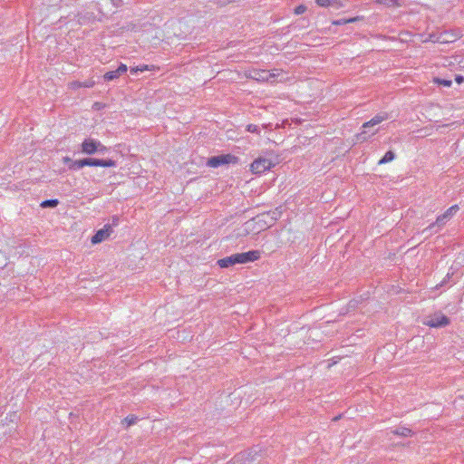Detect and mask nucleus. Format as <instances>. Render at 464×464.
Wrapping results in <instances>:
<instances>
[{"label": "nucleus", "mask_w": 464, "mask_h": 464, "mask_svg": "<svg viewBox=\"0 0 464 464\" xmlns=\"http://www.w3.org/2000/svg\"><path fill=\"white\" fill-rule=\"evenodd\" d=\"M260 258V252L257 250H252L246 253H238L221 258L218 261V264L222 268H227L236 264H246L253 262Z\"/></svg>", "instance_id": "f257e3e1"}, {"label": "nucleus", "mask_w": 464, "mask_h": 464, "mask_svg": "<svg viewBox=\"0 0 464 464\" xmlns=\"http://www.w3.org/2000/svg\"><path fill=\"white\" fill-rule=\"evenodd\" d=\"M281 70L275 69L272 72L253 69L245 72L246 77L257 82H274L281 73Z\"/></svg>", "instance_id": "f03ea898"}, {"label": "nucleus", "mask_w": 464, "mask_h": 464, "mask_svg": "<svg viewBox=\"0 0 464 464\" xmlns=\"http://www.w3.org/2000/svg\"><path fill=\"white\" fill-rule=\"evenodd\" d=\"M450 320L440 311L435 312L428 316H426L423 320V324L432 327V328H440L449 325Z\"/></svg>", "instance_id": "7ed1b4c3"}, {"label": "nucleus", "mask_w": 464, "mask_h": 464, "mask_svg": "<svg viewBox=\"0 0 464 464\" xmlns=\"http://www.w3.org/2000/svg\"><path fill=\"white\" fill-rule=\"evenodd\" d=\"M107 150V148L102 145L99 140L93 139H86L82 143V151L85 154H103Z\"/></svg>", "instance_id": "20e7f679"}, {"label": "nucleus", "mask_w": 464, "mask_h": 464, "mask_svg": "<svg viewBox=\"0 0 464 464\" xmlns=\"http://www.w3.org/2000/svg\"><path fill=\"white\" fill-rule=\"evenodd\" d=\"M238 158L231 155V154H226V155H219L211 157L208 160L207 165L211 168H218L221 165L229 164V163H237Z\"/></svg>", "instance_id": "39448f33"}, {"label": "nucleus", "mask_w": 464, "mask_h": 464, "mask_svg": "<svg viewBox=\"0 0 464 464\" xmlns=\"http://www.w3.org/2000/svg\"><path fill=\"white\" fill-rule=\"evenodd\" d=\"M458 210H459L458 205H454V206L450 207V208L447 209V211L444 214H442L437 218L435 223L430 224L428 227L423 229L422 233H426L427 231L433 228L436 225L439 227L443 226L452 216H454L457 213Z\"/></svg>", "instance_id": "423d86ee"}, {"label": "nucleus", "mask_w": 464, "mask_h": 464, "mask_svg": "<svg viewBox=\"0 0 464 464\" xmlns=\"http://www.w3.org/2000/svg\"><path fill=\"white\" fill-rule=\"evenodd\" d=\"M275 163L266 158H258L253 161L250 166L251 171L255 174H262L265 171L270 169Z\"/></svg>", "instance_id": "0eeeda50"}, {"label": "nucleus", "mask_w": 464, "mask_h": 464, "mask_svg": "<svg viewBox=\"0 0 464 464\" xmlns=\"http://www.w3.org/2000/svg\"><path fill=\"white\" fill-rule=\"evenodd\" d=\"M112 233V228L111 225H105L103 228L98 230L92 237V244H99L105 239H107L110 235Z\"/></svg>", "instance_id": "6e6552de"}, {"label": "nucleus", "mask_w": 464, "mask_h": 464, "mask_svg": "<svg viewBox=\"0 0 464 464\" xmlns=\"http://www.w3.org/2000/svg\"><path fill=\"white\" fill-rule=\"evenodd\" d=\"M85 166L93 167H115L116 162L113 160H99L93 158L84 159Z\"/></svg>", "instance_id": "1a4fd4ad"}, {"label": "nucleus", "mask_w": 464, "mask_h": 464, "mask_svg": "<svg viewBox=\"0 0 464 464\" xmlns=\"http://www.w3.org/2000/svg\"><path fill=\"white\" fill-rule=\"evenodd\" d=\"M253 457L249 453H240L227 464H252Z\"/></svg>", "instance_id": "9d476101"}, {"label": "nucleus", "mask_w": 464, "mask_h": 464, "mask_svg": "<svg viewBox=\"0 0 464 464\" xmlns=\"http://www.w3.org/2000/svg\"><path fill=\"white\" fill-rule=\"evenodd\" d=\"M387 119H388V115L386 113H384V114H377L372 120H370L369 121L364 122L362 124V128L363 129H368L370 127H373V126L382 122L383 121H385Z\"/></svg>", "instance_id": "9b49d317"}, {"label": "nucleus", "mask_w": 464, "mask_h": 464, "mask_svg": "<svg viewBox=\"0 0 464 464\" xmlns=\"http://www.w3.org/2000/svg\"><path fill=\"white\" fill-rule=\"evenodd\" d=\"M95 84V82L93 80H87L85 82H79V81H74V82H72L69 83V88L72 89V90H76L78 88H81V87H84V88H92L93 87Z\"/></svg>", "instance_id": "f8f14e48"}, {"label": "nucleus", "mask_w": 464, "mask_h": 464, "mask_svg": "<svg viewBox=\"0 0 464 464\" xmlns=\"http://www.w3.org/2000/svg\"><path fill=\"white\" fill-rule=\"evenodd\" d=\"M394 435L401 437H410L413 434L412 430L406 427H400L392 431Z\"/></svg>", "instance_id": "ddd939ff"}, {"label": "nucleus", "mask_w": 464, "mask_h": 464, "mask_svg": "<svg viewBox=\"0 0 464 464\" xmlns=\"http://www.w3.org/2000/svg\"><path fill=\"white\" fill-rule=\"evenodd\" d=\"M379 5H383L387 7H400L401 4L398 0H376Z\"/></svg>", "instance_id": "4468645a"}, {"label": "nucleus", "mask_w": 464, "mask_h": 464, "mask_svg": "<svg viewBox=\"0 0 464 464\" xmlns=\"http://www.w3.org/2000/svg\"><path fill=\"white\" fill-rule=\"evenodd\" d=\"M395 159V154L393 151L389 150L385 153V155L379 160L378 164L382 165L388 162L392 161Z\"/></svg>", "instance_id": "2eb2a0df"}, {"label": "nucleus", "mask_w": 464, "mask_h": 464, "mask_svg": "<svg viewBox=\"0 0 464 464\" xmlns=\"http://www.w3.org/2000/svg\"><path fill=\"white\" fill-rule=\"evenodd\" d=\"M59 204V201L57 199H47L41 203V207L45 208H55Z\"/></svg>", "instance_id": "dca6fc26"}, {"label": "nucleus", "mask_w": 464, "mask_h": 464, "mask_svg": "<svg viewBox=\"0 0 464 464\" xmlns=\"http://www.w3.org/2000/svg\"><path fill=\"white\" fill-rule=\"evenodd\" d=\"M83 167H85L84 159L72 161V164L69 166L72 169H79Z\"/></svg>", "instance_id": "f3484780"}, {"label": "nucleus", "mask_w": 464, "mask_h": 464, "mask_svg": "<svg viewBox=\"0 0 464 464\" xmlns=\"http://www.w3.org/2000/svg\"><path fill=\"white\" fill-rule=\"evenodd\" d=\"M357 20H358V17H353V18H350V19H339V20L334 21L333 24L341 25V24H348V23H353V22H355Z\"/></svg>", "instance_id": "a211bd4d"}, {"label": "nucleus", "mask_w": 464, "mask_h": 464, "mask_svg": "<svg viewBox=\"0 0 464 464\" xmlns=\"http://www.w3.org/2000/svg\"><path fill=\"white\" fill-rule=\"evenodd\" d=\"M433 82L435 83H438L440 85H443L445 87H450L452 84V82L450 80H443V79H440V78H438V77L434 78Z\"/></svg>", "instance_id": "6ab92c4d"}, {"label": "nucleus", "mask_w": 464, "mask_h": 464, "mask_svg": "<svg viewBox=\"0 0 464 464\" xmlns=\"http://www.w3.org/2000/svg\"><path fill=\"white\" fill-rule=\"evenodd\" d=\"M120 75L118 74L117 72V70L115 71H111V72H108L104 74V79L106 81H112L116 78H118Z\"/></svg>", "instance_id": "aec40b11"}, {"label": "nucleus", "mask_w": 464, "mask_h": 464, "mask_svg": "<svg viewBox=\"0 0 464 464\" xmlns=\"http://www.w3.org/2000/svg\"><path fill=\"white\" fill-rule=\"evenodd\" d=\"M316 4L320 6L326 7L335 3L334 0H315Z\"/></svg>", "instance_id": "412c9836"}, {"label": "nucleus", "mask_w": 464, "mask_h": 464, "mask_svg": "<svg viewBox=\"0 0 464 464\" xmlns=\"http://www.w3.org/2000/svg\"><path fill=\"white\" fill-rule=\"evenodd\" d=\"M367 140L366 131L363 130L361 133L356 135V140L358 142H363Z\"/></svg>", "instance_id": "4be33fe9"}, {"label": "nucleus", "mask_w": 464, "mask_h": 464, "mask_svg": "<svg viewBox=\"0 0 464 464\" xmlns=\"http://www.w3.org/2000/svg\"><path fill=\"white\" fill-rule=\"evenodd\" d=\"M135 421H136V418H135V417H133V416H128V417H126V418L123 420V423H126L128 427H129V426H130V425H132V424H134V423H135Z\"/></svg>", "instance_id": "5701e85b"}, {"label": "nucleus", "mask_w": 464, "mask_h": 464, "mask_svg": "<svg viewBox=\"0 0 464 464\" xmlns=\"http://www.w3.org/2000/svg\"><path fill=\"white\" fill-rule=\"evenodd\" d=\"M306 11V6L304 5H300L295 8V14H302Z\"/></svg>", "instance_id": "b1692460"}, {"label": "nucleus", "mask_w": 464, "mask_h": 464, "mask_svg": "<svg viewBox=\"0 0 464 464\" xmlns=\"http://www.w3.org/2000/svg\"><path fill=\"white\" fill-rule=\"evenodd\" d=\"M246 130L249 131V132H256V133H259V130H258V126L257 125H255V124H248L246 126Z\"/></svg>", "instance_id": "393cba45"}, {"label": "nucleus", "mask_w": 464, "mask_h": 464, "mask_svg": "<svg viewBox=\"0 0 464 464\" xmlns=\"http://www.w3.org/2000/svg\"><path fill=\"white\" fill-rule=\"evenodd\" d=\"M127 66L125 64H121L118 69H117V72L119 75H121L122 73L126 72H127Z\"/></svg>", "instance_id": "a878e982"}, {"label": "nucleus", "mask_w": 464, "mask_h": 464, "mask_svg": "<svg viewBox=\"0 0 464 464\" xmlns=\"http://www.w3.org/2000/svg\"><path fill=\"white\" fill-rule=\"evenodd\" d=\"M455 81L457 83L460 84L464 82V77L462 75H457Z\"/></svg>", "instance_id": "bb28decb"}, {"label": "nucleus", "mask_w": 464, "mask_h": 464, "mask_svg": "<svg viewBox=\"0 0 464 464\" xmlns=\"http://www.w3.org/2000/svg\"><path fill=\"white\" fill-rule=\"evenodd\" d=\"M63 161H64V162H72L71 159H70V158H68V157H65V158L63 159Z\"/></svg>", "instance_id": "cd10ccee"}, {"label": "nucleus", "mask_w": 464, "mask_h": 464, "mask_svg": "<svg viewBox=\"0 0 464 464\" xmlns=\"http://www.w3.org/2000/svg\"><path fill=\"white\" fill-rule=\"evenodd\" d=\"M340 417H341V416L334 417V418L333 419V420H334V421H336V420H338L340 419Z\"/></svg>", "instance_id": "c85d7f7f"}, {"label": "nucleus", "mask_w": 464, "mask_h": 464, "mask_svg": "<svg viewBox=\"0 0 464 464\" xmlns=\"http://www.w3.org/2000/svg\"><path fill=\"white\" fill-rule=\"evenodd\" d=\"M138 70H139L138 68H132V69H131V72H137Z\"/></svg>", "instance_id": "c756f323"}, {"label": "nucleus", "mask_w": 464, "mask_h": 464, "mask_svg": "<svg viewBox=\"0 0 464 464\" xmlns=\"http://www.w3.org/2000/svg\"><path fill=\"white\" fill-rule=\"evenodd\" d=\"M460 399H464V396H459Z\"/></svg>", "instance_id": "7c9ffc66"}]
</instances>
